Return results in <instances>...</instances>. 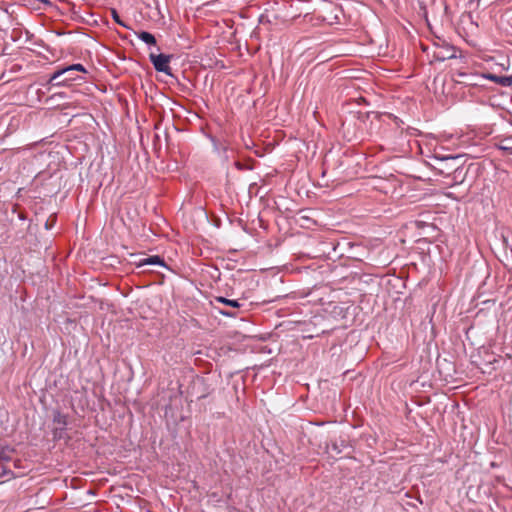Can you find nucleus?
Masks as SVG:
<instances>
[{"label": "nucleus", "mask_w": 512, "mask_h": 512, "mask_svg": "<svg viewBox=\"0 0 512 512\" xmlns=\"http://www.w3.org/2000/svg\"><path fill=\"white\" fill-rule=\"evenodd\" d=\"M146 265H159V266H162V267H167L166 264H165L164 259L162 257L158 256V255L142 258L137 263V267H143V266H146Z\"/></svg>", "instance_id": "5"}, {"label": "nucleus", "mask_w": 512, "mask_h": 512, "mask_svg": "<svg viewBox=\"0 0 512 512\" xmlns=\"http://www.w3.org/2000/svg\"><path fill=\"white\" fill-rule=\"evenodd\" d=\"M455 173H460V171H459V167H456V168H455Z\"/></svg>", "instance_id": "16"}, {"label": "nucleus", "mask_w": 512, "mask_h": 512, "mask_svg": "<svg viewBox=\"0 0 512 512\" xmlns=\"http://www.w3.org/2000/svg\"><path fill=\"white\" fill-rule=\"evenodd\" d=\"M216 303H221V304L230 306L232 308H240L241 307V303L238 300L228 299L223 296H216V297H214V299L212 301V305L214 306V308L218 309L216 306Z\"/></svg>", "instance_id": "6"}, {"label": "nucleus", "mask_w": 512, "mask_h": 512, "mask_svg": "<svg viewBox=\"0 0 512 512\" xmlns=\"http://www.w3.org/2000/svg\"><path fill=\"white\" fill-rule=\"evenodd\" d=\"M460 157H461L460 155H446V156L441 157L440 159L444 160V161H456Z\"/></svg>", "instance_id": "15"}, {"label": "nucleus", "mask_w": 512, "mask_h": 512, "mask_svg": "<svg viewBox=\"0 0 512 512\" xmlns=\"http://www.w3.org/2000/svg\"><path fill=\"white\" fill-rule=\"evenodd\" d=\"M138 38L147 45H156V38L153 34L147 31L137 33Z\"/></svg>", "instance_id": "8"}, {"label": "nucleus", "mask_w": 512, "mask_h": 512, "mask_svg": "<svg viewBox=\"0 0 512 512\" xmlns=\"http://www.w3.org/2000/svg\"><path fill=\"white\" fill-rule=\"evenodd\" d=\"M39 2L48 3V0H38Z\"/></svg>", "instance_id": "17"}, {"label": "nucleus", "mask_w": 512, "mask_h": 512, "mask_svg": "<svg viewBox=\"0 0 512 512\" xmlns=\"http://www.w3.org/2000/svg\"><path fill=\"white\" fill-rule=\"evenodd\" d=\"M74 72H70V73H67V74H64V78L61 79H57L55 81H53V83H50L51 85L53 86H64V85H67L69 82L71 81H74L76 78L74 77Z\"/></svg>", "instance_id": "11"}, {"label": "nucleus", "mask_w": 512, "mask_h": 512, "mask_svg": "<svg viewBox=\"0 0 512 512\" xmlns=\"http://www.w3.org/2000/svg\"><path fill=\"white\" fill-rule=\"evenodd\" d=\"M14 449L9 445L0 444V460L2 461H10L12 458V454Z\"/></svg>", "instance_id": "7"}, {"label": "nucleus", "mask_w": 512, "mask_h": 512, "mask_svg": "<svg viewBox=\"0 0 512 512\" xmlns=\"http://www.w3.org/2000/svg\"><path fill=\"white\" fill-rule=\"evenodd\" d=\"M149 59L157 72L172 76L171 67L169 66L171 55L150 53Z\"/></svg>", "instance_id": "3"}, {"label": "nucleus", "mask_w": 512, "mask_h": 512, "mask_svg": "<svg viewBox=\"0 0 512 512\" xmlns=\"http://www.w3.org/2000/svg\"><path fill=\"white\" fill-rule=\"evenodd\" d=\"M111 14H112V18H113V20H114L117 24H119V25H121V26H123V27H126V28H127V25H126V24L121 20V18H120V16H119L118 12H117L115 9H113V10L111 11Z\"/></svg>", "instance_id": "12"}, {"label": "nucleus", "mask_w": 512, "mask_h": 512, "mask_svg": "<svg viewBox=\"0 0 512 512\" xmlns=\"http://www.w3.org/2000/svg\"><path fill=\"white\" fill-rule=\"evenodd\" d=\"M75 71H79V72H86V69L85 67L80 64V63H77V64H72V65H69L67 67H64L62 69H59V70H56L49 78V83H53V81L61 78L64 74H67V73H70V72H75Z\"/></svg>", "instance_id": "4"}, {"label": "nucleus", "mask_w": 512, "mask_h": 512, "mask_svg": "<svg viewBox=\"0 0 512 512\" xmlns=\"http://www.w3.org/2000/svg\"><path fill=\"white\" fill-rule=\"evenodd\" d=\"M346 447V442L342 439L339 441L331 442L327 448L331 453L340 454L343 450V448Z\"/></svg>", "instance_id": "9"}, {"label": "nucleus", "mask_w": 512, "mask_h": 512, "mask_svg": "<svg viewBox=\"0 0 512 512\" xmlns=\"http://www.w3.org/2000/svg\"><path fill=\"white\" fill-rule=\"evenodd\" d=\"M53 423L55 424V427L52 431L53 439H64L68 425L67 415L61 413L60 411H55L53 414Z\"/></svg>", "instance_id": "2"}, {"label": "nucleus", "mask_w": 512, "mask_h": 512, "mask_svg": "<svg viewBox=\"0 0 512 512\" xmlns=\"http://www.w3.org/2000/svg\"><path fill=\"white\" fill-rule=\"evenodd\" d=\"M497 148L512 155V138H505L496 144Z\"/></svg>", "instance_id": "10"}, {"label": "nucleus", "mask_w": 512, "mask_h": 512, "mask_svg": "<svg viewBox=\"0 0 512 512\" xmlns=\"http://www.w3.org/2000/svg\"><path fill=\"white\" fill-rule=\"evenodd\" d=\"M218 312L223 315V316H226V317H231V318H234L236 317V313L234 311H229V309H217Z\"/></svg>", "instance_id": "13"}, {"label": "nucleus", "mask_w": 512, "mask_h": 512, "mask_svg": "<svg viewBox=\"0 0 512 512\" xmlns=\"http://www.w3.org/2000/svg\"><path fill=\"white\" fill-rule=\"evenodd\" d=\"M463 76L469 78L467 83L470 85H480V81L485 80V79L494 81L504 87H509L512 85V75L498 76L495 74L486 73V74L471 75V76L464 74Z\"/></svg>", "instance_id": "1"}, {"label": "nucleus", "mask_w": 512, "mask_h": 512, "mask_svg": "<svg viewBox=\"0 0 512 512\" xmlns=\"http://www.w3.org/2000/svg\"><path fill=\"white\" fill-rule=\"evenodd\" d=\"M1 477H7L8 479H10L14 477V473L9 469L3 468L2 471L0 472V478Z\"/></svg>", "instance_id": "14"}]
</instances>
